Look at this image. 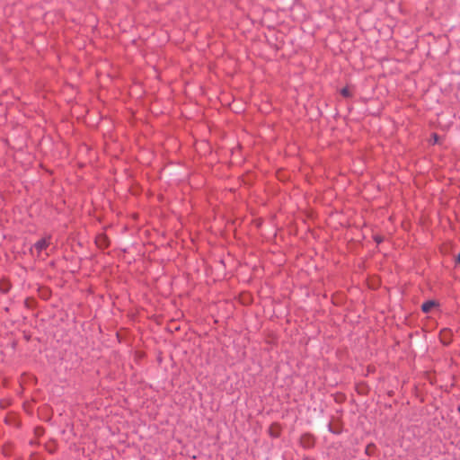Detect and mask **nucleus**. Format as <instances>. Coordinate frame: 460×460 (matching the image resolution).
Segmentation results:
<instances>
[{
  "instance_id": "20e7f679",
  "label": "nucleus",
  "mask_w": 460,
  "mask_h": 460,
  "mask_svg": "<svg viewBox=\"0 0 460 460\" xmlns=\"http://www.w3.org/2000/svg\"><path fill=\"white\" fill-rule=\"evenodd\" d=\"M341 93L344 97H350L351 96V92H350V89L349 87H344L343 89H341Z\"/></svg>"
},
{
  "instance_id": "39448f33",
  "label": "nucleus",
  "mask_w": 460,
  "mask_h": 460,
  "mask_svg": "<svg viewBox=\"0 0 460 460\" xmlns=\"http://www.w3.org/2000/svg\"><path fill=\"white\" fill-rule=\"evenodd\" d=\"M456 262L460 264V252H459V254L456 257Z\"/></svg>"
},
{
  "instance_id": "f03ea898",
  "label": "nucleus",
  "mask_w": 460,
  "mask_h": 460,
  "mask_svg": "<svg viewBox=\"0 0 460 460\" xmlns=\"http://www.w3.org/2000/svg\"><path fill=\"white\" fill-rule=\"evenodd\" d=\"M49 243V241L48 239H41L35 243L34 248L38 252H40L41 251L48 247Z\"/></svg>"
},
{
  "instance_id": "7ed1b4c3",
  "label": "nucleus",
  "mask_w": 460,
  "mask_h": 460,
  "mask_svg": "<svg viewBox=\"0 0 460 460\" xmlns=\"http://www.w3.org/2000/svg\"><path fill=\"white\" fill-rule=\"evenodd\" d=\"M436 305V303L434 301H427L425 302L421 308H422V311L425 312V313H428L429 312L434 306Z\"/></svg>"
},
{
  "instance_id": "6e6552de",
  "label": "nucleus",
  "mask_w": 460,
  "mask_h": 460,
  "mask_svg": "<svg viewBox=\"0 0 460 460\" xmlns=\"http://www.w3.org/2000/svg\"><path fill=\"white\" fill-rule=\"evenodd\" d=\"M102 240H103V237H99V239H98V241H97V242H98V243H101V241H102Z\"/></svg>"
},
{
  "instance_id": "0eeeda50",
  "label": "nucleus",
  "mask_w": 460,
  "mask_h": 460,
  "mask_svg": "<svg viewBox=\"0 0 460 460\" xmlns=\"http://www.w3.org/2000/svg\"><path fill=\"white\" fill-rule=\"evenodd\" d=\"M101 242H102L101 246L106 245V243H105V239H104V238H103V240H102V241H101Z\"/></svg>"
},
{
  "instance_id": "423d86ee",
  "label": "nucleus",
  "mask_w": 460,
  "mask_h": 460,
  "mask_svg": "<svg viewBox=\"0 0 460 460\" xmlns=\"http://www.w3.org/2000/svg\"><path fill=\"white\" fill-rule=\"evenodd\" d=\"M101 242H102L101 246L106 245V243H105V239H104V238H103V240H102V241H101Z\"/></svg>"
},
{
  "instance_id": "f257e3e1",
  "label": "nucleus",
  "mask_w": 460,
  "mask_h": 460,
  "mask_svg": "<svg viewBox=\"0 0 460 460\" xmlns=\"http://www.w3.org/2000/svg\"><path fill=\"white\" fill-rule=\"evenodd\" d=\"M452 332L450 330H443L440 332V340L444 344H448L451 341Z\"/></svg>"
}]
</instances>
